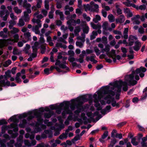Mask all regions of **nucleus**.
Instances as JSON below:
<instances>
[{"instance_id": "33", "label": "nucleus", "mask_w": 147, "mask_h": 147, "mask_svg": "<svg viewBox=\"0 0 147 147\" xmlns=\"http://www.w3.org/2000/svg\"><path fill=\"white\" fill-rule=\"evenodd\" d=\"M23 20L22 18H20L19 20V22L17 24V25L18 26L22 27L25 25V23Z\"/></svg>"}, {"instance_id": "58", "label": "nucleus", "mask_w": 147, "mask_h": 147, "mask_svg": "<svg viewBox=\"0 0 147 147\" xmlns=\"http://www.w3.org/2000/svg\"><path fill=\"white\" fill-rule=\"evenodd\" d=\"M40 43H43L45 42V40L43 36V35L42 34H40Z\"/></svg>"}, {"instance_id": "12", "label": "nucleus", "mask_w": 147, "mask_h": 147, "mask_svg": "<svg viewBox=\"0 0 147 147\" xmlns=\"http://www.w3.org/2000/svg\"><path fill=\"white\" fill-rule=\"evenodd\" d=\"M32 22L34 23H36L37 25L35 26H33L32 28V30L36 34H40V32L39 28L42 26V23L40 20L33 18L32 20Z\"/></svg>"}, {"instance_id": "40", "label": "nucleus", "mask_w": 147, "mask_h": 147, "mask_svg": "<svg viewBox=\"0 0 147 147\" xmlns=\"http://www.w3.org/2000/svg\"><path fill=\"white\" fill-rule=\"evenodd\" d=\"M134 8L137 9H140L141 10H145L146 8V6L145 5H141L139 7L136 5V7H134Z\"/></svg>"}, {"instance_id": "42", "label": "nucleus", "mask_w": 147, "mask_h": 147, "mask_svg": "<svg viewBox=\"0 0 147 147\" xmlns=\"http://www.w3.org/2000/svg\"><path fill=\"white\" fill-rule=\"evenodd\" d=\"M56 46L57 47H60L63 48L64 49H65L67 48V46L65 45H63L61 43L57 42L56 44Z\"/></svg>"}, {"instance_id": "52", "label": "nucleus", "mask_w": 147, "mask_h": 147, "mask_svg": "<svg viewBox=\"0 0 147 147\" xmlns=\"http://www.w3.org/2000/svg\"><path fill=\"white\" fill-rule=\"evenodd\" d=\"M10 18L13 20H17V17L16 16H15L13 13L11 12L10 14Z\"/></svg>"}, {"instance_id": "57", "label": "nucleus", "mask_w": 147, "mask_h": 147, "mask_svg": "<svg viewBox=\"0 0 147 147\" xmlns=\"http://www.w3.org/2000/svg\"><path fill=\"white\" fill-rule=\"evenodd\" d=\"M26 41L24 40L19 41L18 43V45L19 47H21L23 46L24 43H25Z\"/></svg>"}, {"instance_id": "26", "label": "nucleus", "mask_w": 147, "mask_h": 147, "mask_svg": "<svg viewBox=\"0 0 147 147\" xmlns=\"http://www.w3.org/2000/svg\"><path fill=\"white\" fill-rule=\"evenodd\" d=\"M17 124L16 123H13L10 124L8 127L10 128H13V130L15 132H17L18 131V128L17 127Z\"/></svg>"}, {"instance_id": "7", "label": "nucleus", "mask_w": 147, "mask_h": 147, "mask_svg": "<svg viewBox=\"0 0 147 147\" xmlns=\"http://www.w3.org/2000/svg\"><path fill=\"white\" fill-rule=\"evenodd\" d=\"M11 72L8 70L5 72L4 76H0V90L3 89L2 87L10 86V82L7 80V78L11 77Z\"/></svg>"}, {"instance_id": "44", "label": "nucleus", "mask_w": 147, "mask_h": 147, "mask_svg": "<svg viewBox=\"0 0 147 147\" xmlns=\"http://www.w3.org/2000/svg\"><path fill=\"white\" fill-rule=\"evenodd\" d=\"M81 41H76V45L80 48H82L83 47V43Z\"/></svg>"}, {"instance_id": "46", "label": "nucleus", "mask_w": 147, "mask_h": 147, "mask_svg": "<svg viewBox=\"0 0 147 147\" xmlns=\"http://www.w3.org/2000/svg\"><path fill=\"white\" fill-rule=\"evenodd\" d=\"M131 142L132 144L135 146H137L138 144V142L136 141V138H135L131 139Z\"/></svg>"}, {"instance_id": "21", "label": "nucleus", "mask_w": 147, "mask_h": 147, "mask_svg": "<svg viewBox=\"0 0 147 147\" xmlns=\"http://www.w3.org/2000/svg\"><path fill=\"white\" fill-rule=\"evenodd\" d=\"M123 3L127 7L132 6L134 8L136 7V5L134 3H131L129 0H126V1L123 2Z\"/></svg>"}, {"instance_id": "63", "label": "nucleus", "mask_w": 147, "mask_h": 147, "mask_svg": "<svg viewBox=\"0 0 147 147\" xmlns=\"http://www.w3.org/2000/svg\"><path fill=\"white\" fill-rule=\"evenodd\" d=\"M108 136V131H106L104 133L102 136V139H105Z\"/></svg>"}, {"instance_id": "11", "label": "nucleus", "mask_w": 147, "mask_h": 147, "mask_svg": "<svg viewBox=\"0 0 147 147\" xmlns=\"http://www.w3.org/2000/svg\"><path fill=\"white\" fill-rule=\"evenodd\" d=\"M85 11H89L91 12H96L98 10L99 6L98 5L94 3L93 1L90 2L89 4L84 5Z\"/></svg>"}, {"instance_id": "6", "label": "nucleus", "mask_w": 147, "mask_h": 147, "mask_svg": "<svg viewBox=\"0 0 147 147\" xmlns=\"http://www.w3.org/2000/svg\"><path fill=\"white\" fill-rule=\"evenodd\" d=\"M83 100H84V99L82 97L78 98L71 100L72 103L70 106L71 109L72 111L74 110L75 106L77 108V110L75 111V113L76 114H78L83 109V107L82 105L83 103Z\"/></svg>"}, {"instance_id": "51", "label": "nucleus", "mask_w": 147, "mask_h": 147, "mask_svg": "<svg viewBox=\"0 0 147 147\" xmlns=\"http://www.w3.org/2000/svg\"><path fill=\"white\" fill-rule=\"evenodd\" d=\"M116 140L115 139H114L112 140H111L109 147H113L114 145L116 144Z\"/></svg>"}, {"instance_id": "27", "label": "nucleus", "mask_w": 147, "mask_h": 147, "mask_svg": "<svg viewBox=\"0 0 147 147\" xmlns=\"http://www.w3.org/2000/svg\"><path fill=\"white\" fill-rule=\"evenodd\" d=\"M129 29L128 28H125L123 32V38L125 39H127L128 38V33Z\"/></svg>"}, {"instance_id": "29", "label": "nucleus", "mask_w": 147, "mask_h": 147, "mask_svg": "<svg viewBox=\"0 0 147 147\" xmlns=\"http://www.w3.org/2000/svg\"><path fill=\"white\" fill-rule=\"evenodd\" d=\"M55 14L60 16L61 20H63L64 19V16L62 12L60 11L59 10H57L55 11Z\"/></svg>"}, {"instance_id": "59", "label": "nucleus", "mask_w": 147, "mask_h": 147, "mask_svg": "<svg viewBox=\"0 0 147 147\" xmlns=\"http://www.w3.org/2000/svg\"><path fill=\"white\" fill-rule=\"evenodd\" d=\"M17 119L16 117L15 116H13L10 118L8 120V122H9V121H13L14 122H16V121Z\"/></svg>"}, {"instance_id": "3", "label": "nucleus", "mask_w": 147, "mask_h": 147, "mask_svg": "<svg viewBox=\"0 0 147 147\" xmlns=\"http://www.w3.org/2000/svg\"><path fill=\"white\" fill-rule=\"evenodd\" d=\"M110 87L109 86H105L102 87L100 90L97 92V95L96 94H94L93 95V97L94 98V102L95 103L94 106L97 107V110H101V107L100 104L98 102V100L100 99L103 97L104 94H107L108 92L111 93V94L113 96L115 94V92L113 91L109 90Z\"/></svg>"}, {"instance_id": "30", "label": "nucleus", "mask_w": 147, "mask_h": 147, "mask_svg": "<svg viewBox=\"0 0 147 147\" xmlns=\"http://www.w3.org/2000/svg\"><path fill=\"white\" fill-rule=\"evenodd\" d=\"M92 27L95 29H100L101 28V26L98 24H95L93 23H91Z\"/></svg>"}, {"instance_id": "32", "label": "nucleus", "mask_w": 147, "mask_h": 147, "mask_svg": "<svg viewBox=\"0 0 147 147\" xmlns=\"http://www.w3.org/2000/svg\"><path fill=\"white\" fill-rule=\"evenodd\" d=\"M20 31L17 28L13 27L12 29L11 30L10 32L12 34H17Z\"/></svg>"}, {"instance_id": "14", "label": "nucleus", "mask_w": 147, "mask_h": 147, "mask_svg": "<svg viewBox=\"0 0 147 147\" xmlns=\"http://www.w3.org/2000/svg\"><path fill=\"white\" fill-rule=\"evenodd\" d=\"M102 27L103 28L102 33L105 35H107L109 34V32H107V30L111 31L112 30L111 28L109 27L108 22L107 21L103 22Z\"/></svg>"}, {"instance_id": "22", "label": "nucleus", "mask_w": 147, "mask_h": 147, "mask_svg": "<svg viewBox=\"0 0 147 147\" xmlns=\"http://www.w3.org/2000/svg\"><path fill=\"white\" fill-rule=\"evenodd\" d=\"M137 38L133 36L130 35L129 39V46H131L134 42V40L136 39Z\"/></svg>"}, {"instance_id": "60", "label": "nucleus", "mask_w": 147, "mask_h": 147, "mask_svg": "<svg viewBox=\"0 0 147 147\" xmlns=\"http://www.w3.org/2000/svg\"><path fill=\"white\" fill-rule=\"evenodd\" d=\"M44 123L49 126H51L52 125L53 123L51 122H48L47 120H45L44 121Z\"/></svg>"}, {"instance_id": "53", "label": "nucleus", "mask_w": 147, "mask_h": 147, "mask_svg": "<svg viewBox=\"0 0 147 147\" xmlns=\"http://www.w3.org/2000/svg\"><path fill=\"white\" fill-rule=\"evenodd\" d=\"M24 35L25 38L29 39L31 37V33L29 32H27L24 33Z\"/></svg>"}, {"instance_id": "28", "label": "nucleus", "mask_w": 147, "mask_h": 147, "mask_svg": "<svg viewBox=\"0 0 147 147\" xmlns=\"http://www.w3.org/2000/svg\"><path fill=\"white\" fill-rule=\"evenodd\" d=\"M81 28L80 26H78L75 27L74 30V33L75 35L78 36L79 35V33L80 31Z\"/></svg>"}, {"instance_id": "55", "label": "nucleus", "mask_w": 147, "mask_h": 147, "mask_svg": "<svg viewBox=\"0 0 147 147\" xmlns=\"http://www.w3.org/2000/svg\"><path fill=\"white\" fill-rule=\"evenodd\" d=\"M51 112H50L48 113H45L44 117L45 118H49L51 117Z\"/></svg>"}, {"instance_id": "9", "label": "nucleus", "mask_w": 147, "mask_h": 147, "mask_svg": "<svg viewBox=\"0 0 147 147\" xmlns=\"http://www.w3.org/2000/svg\"><path fill=\"white\" fill-rule=\"evenodd\" d=\"M110 50V46L107 44L105 46V48L101 49V52L102 53H106V54L109 57L112 58L113 60V61L115 62L116 61L115 51L114 49H112L111 51L109 52Z\"/></svg>"}, {"instance_id": "2", "label": "nucleus", "mask_w": 147, "mask_h": 147, "mask_svg": "<svg viewBox=\"0 0 147 147\" xmlns=\"http://www.w3.org/2000/svg\"><path fill=\"white\" fill-rule=\"evenodd\" d=\"M34 116H36L37 118L38 121L34 126V130L31 132L32 134L30 136L28 133H27L25 135V137L28 138L30 137L31 140L33 139L34 138V134L37 133L41 130V128L43 129L46 128L45 125L42 124L43 122V119L42 118L41 115L39 112L37 111L33 112H29L28 113H24L20 115L19 116V119L25 118L28 117L27 119L30 120L33 118Z\"/></svg>"}, {"instance_id": "62", "label": "nucleus", "mask_w": 147, "mask_h": 147, "mask_svg": "<svg viewBox=\"0 0 147 147\" xmlns=\"http://www.w3.org/2000/svg\"><path fill=\"white\" fill-rule=\"evenodd\" d=\"M57 41L59 42H61L64 43H66L67 42L64 40V39L62 37H59L58 38Z\"/></svg>"}, {"instance_id": "50", "label": "nucleus", "mask_w": 147, "mask_h": 147, "mask_svg": "<svg viewBox=\"0 0 147 147\" xmlns=\"http://www.w3.org/2000/svg\"><path fill=\"white\" fill-rule=\"evenodd\" d=\"M23 6L24 7H25L26 9V11H27L28 9H30L31 7V5L30 3H28L23 5Z\"/></svg>"}, {"instance_id": "38", "label": "nucleus", "mask_w": 147, "mask_h": 147, "mask_svg": "<svg viewBox=\"0 0 147 147\" xmlns=\"http://www.w3.org/2000/svg\"><path fill=\"white\" fill-rule=\"evenodd\" d=\"M14 12L17 14H19L22 12V10L19 9L18 7H16L13 8Z\"/></svg>"}, {"instance_id": "47", "label": "nucleus", "mask_w": 147, "mask_h": 147, "mask_svg": "<svg viewBox=\"0 0 147 147\" xmlns=\"http://www.w3.org/2000/svg\"><path fill=\"white\" fill-rule=\"evenodd\" d=\"M14 140H11L9 142L7 143V146L9 147H13V144L14 143Z\"/></svg>"}, {"instance_id": "13", "label": "nucleus", "mask_w": 147, "mask_h": 147, "mask_svg": "<svg viewBox=\"0 0 147 147\" xmlns=\"http://www.w3.org/2000/svg\"><path fill=\"white\" fill-rule=\"evenodd\" d=\"M70 17V16H68L66 18L68 20L67 22V24L68 25V28L70 31L72 32L74 30V27L72 25L76 26V20L72 18L69 19Z\"/></svg>"}, {"instance_id": "24", "label": "nucleus", "mask_w": 147, "mask_h": 147, "mask_svg": "<svg viewBox=\"0 0 147 147\" xmlns=\"http://www.w3.org/2000/svg\"><path fill=\"white\" fill-rule=\"evenodd\" d=\"M141 43L138 42L136 41L135 43V46L134 47V49L136 51H138L141 47Z\"/></svg>"}, {"instance_id": "41", "label": "nucleus", "mask_w": 147, "mask_h": 147, "mask_svg": "<svg viewBox=\"0 0 147 147\" xmlns=\"http://www.w3.org/2000/svg\"><path fill=\"white\" fill-rule=\"evenodd\" d=\"M26 119H23L22 123H20L19 125V126L21 128H24L25 127L26 124Z\"/></svg>"}, {"instance_id": "19", "label": "nucleus", "mask_w": 147, "mask_h": 147, "mask_svg": "<svg viewBox=\"0 0 147 147\" xmlns=\"http://www.w3.org/2000/svg\"><path fill=\"white\" fill-rule=\"evenodd\" d=\"M125 17L123 15H120L119 17L116 19V22L117 23H122L125 20Z\"/></svg>"}, {"instance_id": "34", "label": "nucleus", "mask_w": 147, "mask_h": 147, "mask_svg": "<svg viewBox=\"0 0 147 147\" xmlns=\"http://www.w3.org/2000/svg\"><path fill=\"white\" fill-rule=\"evenodd\" d=\"M89 31L88 26L86 24L83 27V31L84 34H87L88 33Z\"/></svg>"}, {"instance_id": "31", "label": "nucleus", "mask_w": 147, "mask_h": 147, "mask_svg": "<svg viewBox=\"0 0 147 147\" xmlns=\"http://www.w3.org/2000/svg\"><path fill=\"white\" fill-rule=\"evenodd\" d=\"M20 76L21 73L20 72L16 74V77L15 79L16 82L18 83H20L22 82L21 79L20 78Z\"/></svg>"}, {"instance_id": "37", "label": "nucleus", "mask_w": 147, "mask_h": 147, "mask_svg": "<svg viewBox=\"0 0 147 147\" xmlns=\"http://www.w3.org/2000/svg\"><path fill=\"white\" fill-rule=\"evenodd\" d=\"M97 35L98 33L97 31H93L92 32V34L90 36V40H92L94 39Z\"/></svg>"}, {"instance_id": "61", "label": "nucleus", "mask_w": 147, "mask_h": 147, "mask_svg": "<svg viewBox=\"0 0 147 147\" xmlns=\"http://www.w3.org/2000/svg\"><path fill=\"white\" fill-rule=\"evenodd\" d=\"M53 11H51L49 12V17L50 19H52L53 18Z\"/></svg>"}, {"instance_id": "56", "label": "nucleus", "mask_w": 147, "mask_h": 147, "mask_svg": "<svg viewBox=\"0 0 147 147\" xmlns=\"http://www.w3.org/2000/svg\"><path fill=\"white\" fill-rule=\"evenodd\" d=\"M42 3V1L41 0H38L36 5V6L38 8H40L41 6Z\"/></svg>"}, {"instance_id": "8", "label": "nucleus", "mask_w": 147, "mask_h": 147, "mask_svg": "<svg viewBox=\"0 0 147 147\" xmlns=\"http://www.w3.org/2000/svg\"><path fill=\"white\" fill-rule=\"evenodd\" d=\"M8 10L5 9L6 7L4 5L1 6L0 8L3 10L0 11V17L3 18V20L4 21L7 20L9 14V12H12V8L11 6H8L7 7Z\"/></svg>"}, {"instance_id": "23", "label": "nucleus", "mask_w": 147, "mask_h": 147, "mask_svg": "<svg viewBox=\"0 0 147 147\" xmlns=\"http://www.w3.org/2000/svg\"><path fill=\"white\" fill-rule=\"evenodd\" d=\"M124 12L125 14H127V17L130 18L131 17L133 14L130 10L128 8H126L124 9Z\"/></svg>"}, {"instance_id": "4", "label": "nucleus", "mask_w": 147, "mask_h": 147, "mask_svg": "<svg viewBox=\"0 0 147 147\" xmlns=\"http://www.w3.org/2000/svg\"><path fill=\"white\" fill-rule=\"evenodd\" d=\"M50 107L52 110L56 109V113L58 114H60L63 110L62 113L63 116H64L65 114L72 113L71 111L69 109V103L68 102L61 103L59 105H51Z\"/></svg>"}, {"instance_id": "18", "label": "nucleus", "mask_w": 147, "mask_h": 147, "mask_svg": "<svg viewBox=\"0 0 147 147\" xmlns=\"http://www.w3.org/2000/svg\"><path fill=\"white\" fill-rule=\"evenodd\" d=\"M96 57V55H92L90 56V57H87L86 58V60L87 61H89L93 62L94 63H96L97 62V61L94 59Z\"/></svg>"}, {"instance_id": "39", "label": "nucleus", "mask_w": 147, "mask_h": 147, "mask_svg": "<svg viewBox=\"0 0 147 147\" xmlns=\"http://www.w3.org/2000/svg\"><path fill=\"white\" fill-rule=\"evenodd\" d=\"M21 51L19 50L17 48H15L13 49V53L15 55H19L21 53Z\"/></svg>"}, {"instance_id": "25", "label": "nucleus", "mask_w": 147, "mask_h": 147, "mask_svg": "<svg viewBox=\"0 0 147 147\" xmlns=\"http://www.w3.org/2000/svg\"><path fill=\"white\" fill-rule=\"evenodd\" d=\"M111 108V107L110 105L107 106L105 109L101 110V113L102 114H105L110 111Z\"/></svg>"}, {"instance_id": "64", "label": "nucleus", "mask_w": 147, "mask_h": 147, "mask_svg": "<svg viewBox=\"0 0 147 147\" xmlns=\"http://www.w3.org/2000/svg\"><path fill=\"white\" fill-rule=\"evenodd\" d=\"M138 31L140 34H143L144 33V29L142 26H140V27L138 29Z\"/></svg>"}, {"instance_id": "1", "label": "nucleus", "mask_w": 147, "mask_h": 147, "mask_svg": "<svg viewBox=\"0 0 147 147\" xmlns=\"http://www.w3.org/2000/svg\"><path fill=\"white\" fill-rule=\"evenodd\" d=\"M146 70V69L145 67H140L139 68L137 69L135 71H133L130 75H126L125 77L126 82H122L119 81L113 83H110V84L112 86L110 87L112 90L115 89V91L117 90V92L120 93L121 90L122 86H123V90L125 91H126L128 89L127 84L129 85L134 86L136 84L137 81L134 80V76L135 79L137 80H139L140 78L138 75L136 74H139L140 76L143 77L144 76V73Z\"/></svg>"}, {"instance_id": "10", "label": "nucleus", "mask_w": 147, "mask_h": 147, "mask_svg": "<svg viewBox=\"0 0 147 147\" xmlns=\"http://www.w3.org/2000/svg\"><path fill=\"white\" fill-rule=\"evenodd\" d=\"M13 39L11 38L6 40L0 39V45L1 47H3L7 45V43L11 44L15 42H17L19 39V36L18 34H15L13 36Z\"/></svg>"}, {"instance_id": "43", "label": "nucleus", "mask_w": 147, "mask_h": 147, "mask_svg": "<svg viewBox=\"0 0 147 147\" xmlns=\"http://www.w3.org/2000/svg\"><path fill=\"white\" fill-rule=\"evenodd\" d=\"M101 20V17L100 16L98 15H96L95 18L93 19V21L95 23H97L99 21Z\"/></svg>"}, {"instance_id": "17", "label": "nucleus", "mask_w": 147, "mask_h": 147, "mask_svg": "<svg viewBox=\"0 0 147 147\" xmlns=\"http://www.w3.org/2000/svg\"><path fill=\"white\" fill-rule=\"evenodd\" d=\"M32 140L31 142L28 140H25L24 141L25 145L28 147H31L35 145L36 144V142L34 140Z\"/></svg>"}, {"instance_id": "54", "label": "nucleus", "mask_w": 147, "mask_h": 147, "mask_svg": "<svg viewBox=\"0 0 147 147\" xmlns=\"http://www.w3.org/2000/svg\"><path fill=\"white\" fill-rule=\"evenodd\" d=\"M65 10L68 9L69 11L72 12L74 10V9L72 7H70L69 5H67L65 6Z\"/></svg>"}, {"instance_id": "5", "label": "nucleus", "mask_w": 147, "mask_h": 147, "mask_svg": "<svg viewBox=\"0 0 147 147\" xmlns=\"http://www.w3.org/2000/svg\"><path fill=\"white\" fill-rule=\"evenodd\" d=\"M67 59V57H63L60 53L57 56V58L55 61V65L58 66L60 68L65 69L66 71H64V73H66L69 71V68L67 66V64L66 62V60Z\"/></svg>"}, {"instance_id": "45", "label": "nucleus", "mask_w": 147, "mask_h": 147, "mask_svg": "<svg viewBox=\"0 0 147 147\" xmlns=\"http://www.w3.org/2000/svg\"><path fill=\"white\" fill-rule=\"evenodd\" d=\"M11 63V61L10 59H8L7 61H5L3 64L4 66L5 67H8Z\"/></svg>"}, {"instance_id": "16", "label": "nucleus", "mask_w": 147, "mask_h": 147, "mask_svg": "<svg viewBox=\"0 0 147 147\" xmlns=\"http://www.w3.org/2000/svg\"><path fill=\"white\" fill-rule=\"evenodd\" d=\"M31 9H28L27 11L24 12V16H22L23 19L26 22H28L30 20V18L29 14L31 13Z\"/></svg>"}, {"instance_id": "15", "label": "nucleus", "mask_w": 147, "mask_h": 147, "mask_svg": "<svg viewBox=\"0 0 147 147\" xmlns=\"http://www.w3.org/2000/svg\"><path fill=\"white\" fill-rule=\"evenodd\" d=\"M107 94H108V95L105 98V99L107 100L108 99H110L111 100V105L113 107H116L117 108L119 107V103H117L116 102L114 98H112V97L114 96L115 94L113 96L111 94V93H109L108 92Z\"/></svg>"}, {"instance_id": "48", "label": "nucleus", "mask_w": 147, "mask_h": 147, "mask_svg": "<svg viewBox=\"0 0 147 147\" xmlns=\"http://www.w3.org/2000/svg\"><path fill=\"white\" fill-rule=\"evenodd\" d=\"M67 137V135L65 133H63L61 134L59 137V138L61 140L66 139Z\"/></svg>"}, {"instance_id": "49", "label": "nucleus", "mask_w": 147, "mask_h": 147, "mask_svg": "<svg viewBox=\"0 0 147 147\" xmlns=\"http://www.w3.org/2000/svg\"><path fill=\"white\" fill-rule=\"evenodd\" d=\"M94 51L97 56L99 55L101 52V51H100L97 47H94Z\"/></svg>"}, {"instance_id": "20", "label": "nucleus", "mask_w": 147, "mask_h": 147, "mask_svg": "<svg viewBox=\"0 0 147 147\" xmlns=\"http://www.w3.org/2000/svg\"><path fill=\"white\" fill-rule=\"evenodd\" d=\"M40 47V44L37 42H35L34 45L32 47L33 52H36L38 49H39Z\"/></svg>"}, {"instance_id": "36", "label": "nucleus", "mask_w": 147, "mask_h": 147, "mask_svg": "<svg viewBox=\"0 0 147 147\" xmlns=\"http://www.w3.org/2000/svg\"><path fill=\"white\" fill-rule=\"evenodd\" d=\"M109 21L111 22H112L114 21L115 20V18L114 16L112 14H109L108 16Z\"/></svg>"}, {"instance_id": "35", "label": "nucleus", "mask_w": 147, "mask_h": 147, "mask_svg": "<svg viewBox=\"0 0 147 147\" xmlns=\"http://www.w3.org/2000/svg\"><path fill=\"white\" fill-rule=\"evenodd\" d=\"M60 67H58V66H55V67H53V66H51L50 68V69H49L50 70V71H52L53 69L54 68H55V69L57 71L59 72H63V73L64 72V71H63L62 70H61L60 68Z\"/></svg>"}]
</instances>
